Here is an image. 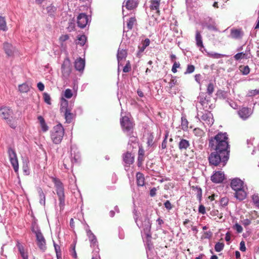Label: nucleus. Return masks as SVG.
<instances>
[{"instance_id": "6e6d98bb", "label": "nucleus", "mask_w": 259, "mask_h": 259, "mask_svg": "<svg viewBox=\"0 0 259 259\" xmlns=\"http://www.w3.org/2000/svg\"><path fill=\"white\" fill-rule=\"evenodd\" d=\"M53 245L56 255H61V250L60 246L57 244L54 241H53Z\"/></svg>"}, {"instance_id": "c9c22d12", "label": "nucleus", "mask_w": 259, "mask_h": 259, "mask_svg": "<svg viewBox=\"0 0 259 259\" xmlns=\"http://www.w3.org/2000/svg\"><path fill=\"white\" fill-rule=\"evenodd\" d=\"M206 27L207 28L210 30H213L215 31H218V29L215 26V24L214 21L210 19L208 23L206 24Z\"/></svg>"}, {"instance_id": "423d86ee", "label": "nucleus", "mask_w": 259, "mask_h": 259, "mask_svg": "<svg viewBox=\"0 0 259 259\" xmlns=\"http://www.w3.org/2000/svg\"><path fill=\"white\" fill-rule=\"evenodd\" d=\"M64 135V129L61 124L59 123L54 126L51 131V138L55 144H60Z\"/></svg>"}, {"instance_id": "4be33fe9", "label": "nucleus", "mask_w": 259, "mask_h": 259, "mask_svg": "<svg viewBox=\"0 0 259 259\" xmlns=\"http://www.w3.org/2000/svg\"><path fill=\"white\" fill-rule=\"evenodd\" d=\"M16 246L23 259H28V252L24 246L18 241L17 242Z\"/></svg>"}, {"instance_id": "0eeeda50", "label": "nucleus", "mask_w": 259, "mask_h": 259, "mask_svg": "<svg viewBox=\"0 0 259 259\" xmlns=\"http://www.w3.org/2000/svg\"><path fill=\"white\" fill-rule=\"evenodd\" d=\"M204 112L198 111L196 118L202 122L204 125L210 126L214 122L212 114L208 110H204Z\"/></svg>"}, {"instance_id": "c756f323", "label": "nucleus", "mask_w": 259, "mask_h": 259, "mask_svg": "<svg viewBox=\"0 0 259 259\" xmlns=\"http://www.w3.org/2000/svg\"><path fill=\"white\" fill-rule=\"evenodd\" d=\"M37 119L39 122L41 131L44 133L47 132L49 130V126L46 123V121L42 116H38Z\"/></svg>"}, {"instance_id": "4468645a", "label": "nucleus", "mask_w": 259, "mask_h": 259, "mask_svg": "<svg viewBox=\"0 0 259 259\" xmlns=\"http://www.w3.org/2000/svg\"><path fill=\"white\" fill-rule=\"evenodd\" d=\"M89 22L88 16L84 13H80L77 16V23L79 27L84 28Z\"/></svg>"}, {"instance_id": "bf43d9fd", "label": "nucleus", "mask_w": 259, "mask_h": 259, "mask_svg": "<svg viewBox=\"0 0 259 259\" xmlns=\"http://www.w3.org/2000/svg\"><path fill=\"white\" fill-rule=\"evenodd\" d=\"M47 10L48 14L50 16H52V15H54V12L56 10V8L53 6H50L47 8Z\"/></svg>"}, {"instance_id": "79ce46f5", "label": "nucleus", "mask_w": 259, "mask_h": 259, "mask_svg": "<svg viewBox=\"0 0 259 259\" xmlns=\"http://www.w3.org/2000/svg\"><path fill=\"white\" fill-rule=\"evenodd\" d=\"M39 196V203L41 205H45V195L41 189H39L38 191Z\"/></svg>"}, {"instance_id": "dca6fc26", "label": "nucleus", "mask_w": 259, "mask_h": 259, "mask_svg": "<svg viewBox=\"0 0 259 259\" xmlns=\"http://www.w3.org/2000/svg\"><path fill=\"white\" fill-rule=\"evenodd\" d=\"M244 35V32L241 29L232 28L229 37L234 39H240Z\"/></svg>"}, {"instance_id": "aec40b11", "label": "nucleus", "mask_w": 259, "mask_h": 259, "mask_svg": "<svg viewBox=\"0 0 259 259\" xmlns=\"http://www.w3.org/2000/svg\"><path fill=\"white\" fill-rule=\"evenodd\" d=\"M195 40L196 45L199 48V50L202 53L206 52V50L203 44L202 36L200 32L198 30L196 31Z\"/></svg>"}, {"instance_id": "4c0bfd02", "label": "nucleus", "mask_w": 259, "mask_h": 259, "mask_svg": "<svg viewBox=\"0 0 259 259\" xmlns=\"http://www.w3.org/2000/svg\"><path fill=\"white\" fill-rule=\"evenodd\" d=\"M0 30L4 31L8 30L5 18L2 16H0Z\"/></svg>"}, {"instance_id": "09e8293b", "label": "nucleus", "mask_w": 259, "mask_h": 259, "mask_svg": "<svg viewBox=\"0 0 259 259\" xmlns=\"http://www.w3.org/2000/svg\"><path fill=\"white\" fill-rule=\"evenodd\" d=\"M224 247V244L223 243L217 242L214 246V249L217 252L221 251Z\"/></svg>"}, {"instance_id": "13d9d810", "label": "nucleus", "mask_w": 259, "mask_h": 259, "mask_svg": "<svg viewBox=\"0 0 259 259\" xmlns=\"http://www.w3.org/2000/svg\"><path fill=\"white\" fill-rule=\"evenodd\" d=\"M43 98L45 102L48 104H51V97L49 94L44 93L43 94Z\"/></svg>"}, {"instance_id": "338daca9", "label": "nucleus", "mask_w": 259, "mask_h": 259, "mask_svg": "<svg viewBox=\"0 0 259 259\" xmlns=\"http://www.w3.org/2000/svg\"><path fill=\"white\" fill-rule=\"evenodd\" d=\"M234 59L236 61H238L241 59H244L243 52H240L236 54L234 56Z\"/></svg>"}, {"instance_id": "3c124183", "label": "nucleus", "mask_w": 259, "mask_h": 259, "mask_svg": "<svg viewBox=\"0 0 259 259\" xmlns=\"http://www.w3.org/2000/svg\"><path fill=\"white\" fill-rule=\"evenodd\" d=\"M154 136L152 134H150L147 138V145L148 146H152L153 144Z\"/></svg>"}, {"instance_id": "39448f33", "label": "nucleus", "mask_w": 259, "mask_h": 259, "mask_svg": "<svg viewBox=\"0 0 259 259\" xmlns=\"http://www.w3.org/2000/svg\"><path fill=\"white\" fill-rule=\"evenodd\" d=\"M53 182L54 183L56 189L60 210H63L65 206V195L63 184L59 179L56 178H53Z\"/></svg>"}, {"instance_id": "5701e85b", "label": "nucleus", "mask_w": 259, "mask_h": 259, "mask_svg": "<svg viewBox=\"0 0 259 259\" xmlns=\"http://www.w3.org/2000/svg\"><path fill=\"white\" fill-rule=\"evenodd\" d=\"M138 0H125L123 3V7L131 10L136 8L138 6Z\"/></svg>"}, {"instance_id": "473e14b6", "label": "nucleus", "mask_w": 259, "mask_h": 259, "mask_svg": "<svg viewBox=\"0 0 259 259\" xmlns=\"http://www.w3.org/2000/svg\"><path fill=\"white\" fill-rule=\"evenodd\" d=\"M136 22V19L135 17H131L127 22V26L126 27H124L123 32L128 31L130 30H131L134 25Z\"/></svg>"}, {"instance_id": "37998d69", "label": "nucleus", "mask_w": 259, "mask_h": 259, "mask_svg": "<svg viewBox=\"0 0 259 259\" xmlns=\"http://www.w3.org/2000/svg\"><path fill=\"white\" fill-rule=\"evenodd\" d=\"M19 90L22 93H27L29 90V87L26 83L19 85Z\"/></svg>"}, {"instance_id": "052dcab7", "label": "nucleus", "mask_w": 259, "mask_h": 259, "mask_svg": "<svg viewBox=\"0 0 259 259\" xmlns=\"http://www.w3.org/2000/svg\"><path fill=\"white\" fill-rule=\"evenodd\" d=\"M240 71L243 75H246L249 73L250 68L248 66H244L241 69H240Z\"/></svg>"}, {"instance_id": "393cba45", "label": "nucleus", "mask_w": 259, "mask_h": 259, "mask_svg": "<svg viewBox=\"0 0 259 259\" xmlns=\"http://www.w3.org/2000/svg\"><path fill=\"white\" fill-rule=\"evenodd\" d=\"M85 66V60L81 58H79L74 63V67L75 68L79 71H82L84 68Z\"/></svg>"}, {"instance_id": "8fccbe9b", "label": "nucleus", "mask_w": 259, "mask_h": 259, "mask_svg": "<svg viewBox=\"0 0 259 259\" xmlns=\"http://www.w3.org/2000/svg\"><path fill=\"white\" fill-rule=\"evenodd\" d=\"M32 232L35 234V236L41 234V231L37 225H33L31 228Z\"/></svg>"}, {"instance_id": "49530a36", "label": "nucleus", "mask_w": 259, "mask_h": 259, "mask_svg": "<svg viewBox=\"0 0 259 259\" xmlns=\"http://www.w3.org/2000/svg\"><path fill=\"white\" fill-rule=\"evenodd\" d=\"M252 199L255 206L259 208V197L258 194H253L252 196Z\"/></svg>"}, {"instance_id": "864d4df0", "label": "nucleus", "mask_w": 259, "mask_h": 259, "mask_svg": "<svg viewBox=\"0 0 259 259\" xmlns=\"http://www.w3.org/2000/svg\"><path fill=\"white\" fill-rule=\"evenodd\" d=\"M177 81L176 79V77L172 76L169 82H168V85L169 88L171 89L177 84Z\"/></svg>"}, {"instance_id": "603ef678", "label": "nucleus", "mask_w": 259, "mask_h": 259, "mask_svg": "<svg viewBox=\"0 0 259 259\" xmlns=\"http://www.w3.org/2000/svg\"><path fill=\"white\" fill-rule=\"evenodd\" d=\"M233 229L235 230L238 233H240L243 231V228L242 226L238 223H236L233 226Z\"/></svg>"}, {"instance_id": "4d7b16f0", "label": "nucleus", "mask_w": 259, "mask_h": 259, "mask_svg": "<svg viewBox=\"0 0 259 259\" xmlns=\"http://www.w3.org/2000/svg\"><path fill=\"white\" fill-rule=\"evenodd\" d=\"M228 201L229 199L227 197H223L220 200V204L222 206L225 207L228 205Z\"/></svg>"}, {"instance_id": "5fc2aeb1", "label": "nucleus", "mask_w": 259, "mask_h": 259, "mask_svg": "<svg viewBox=\"0 0 259 259\" xmlns=\"http://www.w3.org/2000/svg\"><path fill=\"white\" fill-rule=\"evenodd\" d=\"M243 55L244 59H247L250 58V49L249 47H247L246 49L245 52H243Z\"/></svg>"}, {"instance_id": "2f4dec72", "label": "nucleus", "mask_w": 259, "mask_h": 259, "mask_svg": "<svg viewBox=\"0 0 259 259\" xmlns=\"http://www.w3.org/2000/svg\"><path fill=\"white\" fill-rule=\"evenodd\" d=\"M137 183L138 186H143L145 185V177L144 175L138 172L136 174Z\"/></svg>"}, {"instance_id": "de8ad7c7", "label": "nucleus", "mask_w": 259, "mask_h": 259, "mask_svg": "<svg viewBox=\"0 0 259 259\" xmlns=\"http://www.w3.org/2000/svg\"><path fill=\"white\" fill-rule=\"evenodd\" d=\"M195 70V66L193 65H188L187 69L184 72L185 74H190L193 73Z\"/></svg>"}, {"instance_id": "ea45409f", "label": "nucleus", "mask_w": 259, "mask_h": 259, "mask_svg": "<svg viewBox=\"0 0 259 259\" xmlns=\"http://www.w3.org/2000/svg\"><path fill=\"white\" fill-rule=\"evenodd\" d=\"M181 126L183 131H187L188 127V121L185 116L181 118Z\"/></svg>"}, {"instance_id": "1a4fd4ad", "label": "nucleus", "mask_w": 259, "mask_h": 259, "mask_svg": "<svg viewBox=\"0 0 259 259\" xmlns=\"http://www.w3.org/2000/svg\"><path fill=\"white\" fill-rule=\"evenodd\" d=\"M87 235L89 238V241L90 242V246L91 247L94 248V255L93 256H96V254H99V248L98 247V242L97 240V238L95 234L92 232V231L89 229V226H87V228L85 229Z\"/></svg>"}, {"instance_id": "f257e3e1", "label": "nucleus", "mask_w": 259, "mask_h": 259, "mask_svg": "<svg viewBox=\"0 0 259 259\" xmlns=\"http://www.w3.org/2000/svg\"><path fill=\"white\" fill-rule=\"evenodd\" d=\"M208 147L211 151L230 153L228 135L227 133L219 132L215 136L209 138Z\"/></svg>"}, {"instance_id": "ddd939ff", "label": "nucleus", "mask_w": 259, "mask_h": 259, "mask_svg": "<svg viewBox=\"0 0 259 259\" xmlns=\"http://www.w3.org/2000/svg\"><path fill=\"white\" fill-rule=\"evenodd\" d=\"M71 161L72 165L78 164L80 162V155L75 146L71 147Z\"/></svg>"}, {"instance_id": "680f3d73", "label": "nucleus", "mask_w": 259, "mask_h": 259, "mask_svg": "<svg viewBox=\"0 0 259 259\" xmlns=\"http://www.w3.org/2000/svg\"><path fill=\"white\" fill-rule=\"evenodd\" d=\"M180 67V64L179 62H175L173 64L171 71L175 73L177 72V68H179Z\"/></svg>"}, {"instance_id": "a18cd8bd", "label": "nucleus", "mask_w": 259, "mask_h": 259, "mask_svg": "<svg viewBox=\"0 0 259 259\" xmlns=\"http://www.w3.org/2000/svg\"><path fill=\"white\" fill-rule=\"evenodd\" d=\"M145 151L142 148H139L138 151V160L139 162H141L144 160V155Z\"/></svg>"}, {"instance_id": "72a5a7b5", "label": "nucleus", "mask_w": 259, "mask_h": 259, "mask_svg": "<svg viewBox=\"0 0 259 259\" xmlns=\"http://www.w3.org/2000/svg\"><path fill=\"white\" fill-rule=\"evenodd\" d=\"M159 0H153L151 2L150 9L152 10H155L157 14H159L160 11L159 10L160 6Z\"/></svg>"}, {"instance_id": "b1692460", "label": "nucleus", "mask_w": 259, "mask_h": 259, "mask_svg": "<svg viewBox=\"0 0 259 259\" xmlns=\"http://www.w3.org/2000/svg\"><path fill=\"white\" fill-rule=\"evenodd\" d=\"M4 49L7 55L10 57L13 55L15 50V48L11 44L8 42H5L4 44Z\"/></svg>"}, {"instance_id": "0e129e2a", "label": "nucleus", "mask_w": 259, "mask_h": 259, "mask_svg": "<svg viewBox=\"0 0 259 259\" xmlns=\"http://www.w3.org/2000/svg\"><path fill=\"white\" fill-rule=\"evenodd\" d=\"M251 221L250 219H246L241 221V223L245 227H246L251 224Z\"/></svg>"}, {"instance_id": "7ed1b4c3", "label": "nucleus", "mask_w": 259, "mask_h": 259, "mask_svg": "<svg viewBox=\"0 0 259 259\" xmlns=\"http://www.w3.org/2000/svg\"><path fill=\"white\" fill-rule=\"evenodd\" d=\"M219 152L218 151H213L208 156V161L211 165L218 166L219 165L224 166L229 158V154L227 153Z\"/></svg>"}, {"instance_id": "6e6552de", "label": "nucleus", "mask_w": 259, "mask_h": 259, "mask_svg": "<svg viewBox=\"0 0 259 259\" xmlns=\"http://www.w3.org/2000/svg\"><path fill=\"white\" fill-rule=\"evenodd\" d=\"M211 98L212 96H207L206 93H201L200 94L198 99L203 110H208L214 107L213 101Z\"/></svg>"}, {"instance_id": "f03ea898", "label": "nucleus", "mask_w": 259, "mask_h": 259, "mask_svg": "<svg viewBox=\"0 0 259 259\" xmlns=\"http://www.w3.org/2000/svg\"><path fill=\"white\" fill-rule=\"evenodd\" d=\"M136 212H134V219L138 227L141 230V233H144L147 237L146 243V252L148 259L149 257L150 252L152 250L153 246L151 243V234L150 233L151 224L149 219L146 216H143L140 219L137 218Z\"/></svg>"}, {"instance_id": "f704fd0d", "label": "nucleus", "mask_w": 259, "mask_h": 259, "mask_svg": "<svg viewBox=\"0 0 259 259\" xmlns=\"http://www.w3.org/2000/svg\"><path fill=\"white\" fill-rule=\"evenodd\" d=\"M71 107L68 106V102L67 100L62 99L61 103L60 111L61 112H64L66 110L71 109Z\"/></svg>"}, {"instance_id": "20e7f679", "label": "nucleus", "mask_w": 259, "mask_h": 259, "mask_svg": "<svg viewBox=\"0 0 259 259\" xmlns=\"http://www.w3.org/2000/svg\"><path fill=\"white\" fill-rule=\"evenodd\" d=\"M231 187L235 191V197L239 200H244L247 195L245 190L246 186L244 185L243 182L238 178L231 180Z\"/></svg>"}, {"instance_id": "58836bf2", "label": "nucleus", "mask_w": 259, "mask_h": 259, "mask_svg": "<svg viewBox=\"0 0 259 259\" xmlns=\"http://www.w3.org/2000/svg\"><path fill=\"white\" fill-rule=\"evenodd\" d=\"M129 137L128 144H136L137 142V138L134 135V133L132 131L130 132L128 134H126Z\"/></svg>"}, {"instance_id": "9b49d317", "label": "nucleus", "mask_w": 259, "mask_h": 259, "mask_svg": "<svg viewBox=\"0 0 259 259\" xmlns=\"http://www.w3.org/2000/svg\"><path fill=\"white\" fill-rule=\"evenodd\" d=\"M8 153L11 164H12L15 172L19 170L18 160L15 151L12 148L8 149Z\"/></svg>"}, {"instance_id": "a19ab883", "label": "nucleus", "mask_w": 259, "mask_h": 259, "mask_svg": "<svg viewBox=\"0 0 259 259\" xmlns=\"http://www.w3.org/2000/svg\"><path fill=\"white\" fill-rule=\"evenodd\" d=\"M77 40V44L81 46H83L87 41V37L85 35H78Z\"/></svg>"}, {"instance_id": "a211bd4d", "label": "nucleus", "mask_w": 259, "mask_h": 259, "mask_svg": "<svg viewBox=\"0 0 259 259\" xmlns=\"http://www.w3.org/2000/svg\"><path fill=\"white\" fill-rule=\"evenodd\" d=\"M225 179V174L221 171H215L211 177V180L214 183H221Z\"/></svg>"}, {"instance_id": "cd10ccee", "label": "nucleus", "mask_w": 259, "mask_h": 259, "mask_svg": "<svg viewBox=\"0 0 259 259\" xmlns=\"http://www.w3.org/2000/svg\"><path fill=\"white\" fill-rule=\"evenodd\" d=\"M123 160L126 164H132L134 160V157L130 152H126L123 155Z\"/></svg>"}, {"instance_id": "6ab92c4d", "label": "nucleus", "mask_w": 259, "mask_h": 259, "mask_svg": "<svg viewBox=\"0 0 259 259\" xmlns=\"http://www.w3.org/2000/svg\"><path fill=\"white\" fill-rule=\"evenodd\" d=\"M238 114L241 119L246 120L251 115L252 111L247 107H242L238 111Z\"/></svg>"}, {"instance_id": "a878e982", "label": "nucleus", "mask_w": 259, "mask_h": 259, "mask_svg": "<svg viewBox=\"0 0 259 259\" xmlns=\"http://www.w3.org/2000/svg\"><path fill=\"white\" fill-rule=\"evenodd\" d=\"M18 119L16 117L11 115L6 120L7 123L13 129H15L18 125Z\"/></svg>"}, {"instance_id": "bb28decb", "label": "nucleus", "mask_w": 259, "mask_h": 259, "mask_svg": "<svg viewBox=\"0 0 259 259\" xmlns=\"http://www.w3.org/2000/svg\"><path fill=\"white\" fill-rule=\"evenodd\" d=\"M127 55L126 51L124 49H120L119 48L117 54V58L118 60V65H121V62L125 59Z\"/></svg>"}, {"instance_id": "774afa93", "label": "nucleus", "mask_w": 259, "mask_h": 259, "mask_svg": "<svg viewBox=\"0 0 259 259\" xmlns=\"http://www.w3.org/2000/svg\"><path fill=\"white\" fill-rule=\"evenodd\" d=\"M226 93L221 90H219L218 91L217 95L218 97L220 98L225 99L226 98Z\"/></svg>"}, {"instance_id": "e433bc0d", "label": "nucleus", "mask_w": 259, "mask_h": 259, "mask_svg": "<svg viewBox=\"0 0 259 259\" xmlns=\"http://www.w3.org/2000/svg\"><path fill=\"white\" fill-rule=\"evenodd\" d=\"M206 53H207V56H208L209 57H212L213 58H216V59H219V58H221L222 57H228V56L226 55L219 54V53H217L207 52V51Z\"/></svg>"}, {"instance_id": "412c9836", "label": "nucleus", "mask_w": 259, "mask_h": 259, "mask_svg": "<svg viewBox=\"0 0 259 259\" xmlns=\"http://www.w3.org/2000/svg\"><path fill=\"white\" fill-rule=\"evenodd\" d=\"M150 40L149 38H146L142 40L141 44L138 46V51L137 52V56H140L141 54L143 53L145 49L149 46Z\"/></svg>"}, {"instance_id": "e2e57ef3", "label": "nucleus", "mask_w": 259, "mask_h": 259, "mask_svg": "<svg viewBox=\"0 0 259 259\" xmlns=\"http://www.w3.org/2000/svg\"><path fill=\"white\" fill-rule=\"evenodd\" d=\"M64 96L67 99L71 98L72 97V91L69 89H66L64 92Z\"/></svg>"}, {"instance_id": "c03bdc74", "label": "nucleus", "mask_w": 259, "mask_h": 259, "mask_svg": "<svg viewBox=\"0 0 259 259\" xmlns=\"http://www.w3.org/2000/svg\"><path fill=\"white\" fill-rule=\"evenodd\" d=\"M214 91V85L212 82H210L207 87L206 90V94L207 96H211Z\"/></svg>"}, {"instance_id": "7c9ffc66", "label": "nucleus", "mask_w": 259, "mask_h": 259, "mask_svg": "<svg viewBox=\"0 0 259 259\" xmlns=\"http://www.w3.org/2000/svg\"><path fill=\"white\" fill-rule=\"evenodd\" d=\"M66 120V122L68 123H71L74 117V115L71 112V108L69 110H66L63 112Z\"/></svg>"}, {"instance_id": "2eb2a0df", "label": "nucleus", "mask_w": 259, "mask_h": 259, "mask_svg": "<svg viewBox=\"0 0 259 259\" xmlns=\"http://www.w3.org/2000/svg\"><path fill=\"white\" fill-rule=\"evenodd\" d=\"M13 114V111L8 107L3 106L0 108V116L5 120Z\"/></svg>"}, {"instance_id": "c85d7f7f", "label": "nucleus", "mask_w": 259, "mask_h": 259, "mask_svg": "<svg viewBox=\"0 0 259 259\" xmlns=\"http://www.w3.org/2000/svg\"><path fill=\"white\" fill-rule=\"evenodd\" d=\"M189 146L190 143L189 141L184 139H180V141L178 144V147L181 151L187 150Z\"/></svg>"}, {"instance_id": "f3484780", "label": "nucleus", "mask_w": 259, "mask_h": 259, "mask_svg": "<svg viewBox=\"0 0 259 259\" xmlns=\"http://www.w3.org/2000/svg\"><path fill=\"white\" fill-rule=\"evenodd\" d=\"M36 240L39 248L41 250L45 251L47 249L46 242L42 234L41 233L36 236Z\"/></svg>"}, {"instance_id": "69168bd1", "label": "nucleus", "mask_w": 259, "mask_h": 259, "mask_svg": "<svg viewBox=\"0 0 259 259\" xmlns=\"http://www.w3.org/2000/svg\"><path fill=\"white\" fill-rule=\"evenodd\" d=\"M67 30L69 32H71L73 31L75 29V23L74 22H70L68 23V26L67 28Z\"/></svg>"}, {"instance_id": "f8f14e48", "label": "nucleus", "mask_w": 259, "mask_h": 259, "mask_svg": "<svg viewBox=\"0 0 259 259\" xmlns=\"http://www.w3.org/2000/svg\"><path fill=\"white\" fill-rule=\"evenodd\" d=\"M120 124L123 131L126 133V134H128V133L133 130V122L127 116L122 117L120 119Z\"/></svg>"}, {"instance_id": "9d476101", "label": "nucleus", "mask_w": 259, "mask_h": 259, "mask_svg": "<svg viewBox=\"0 0 259 259\" xmlns=\"http://www.w3.org/2000/svg\"><path fill=\"white\" fill-rule=\"evenodd\" d=\"M71 71V63L68 58H66L61 66L62 76L64 80L69 78Z\"/></svg>"}]
</instances>
